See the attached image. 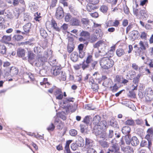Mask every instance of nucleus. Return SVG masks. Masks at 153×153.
Listing matches in <instances>:
<instances>
[{
	"mask_svg": "<svg viewBox=\"0 0 153 153\" xmlns=\"http://www.w3.org/2000/svg\"><path fill=\"white\" fill-rule=\"evenodd\" d=\"M92 123L93 133L96 136L100 134L102 132V130L108 127L106 121L105 120H101V117L98 115L93 117Z\"/></svg>",
	"mask_w": 153,
	"mask_h": 153,
	"instance_id": "obj_1",
	"label": "nucleus"
},
{
	"mask_svg": "<svg viewBox=\"0 0 153 153\" xmlns=\"http://www.w3.org/2000/svg\"><path fill=\"white\" fill-rule=\"evenodd\" d=\"M100 63L101 68L104 70H108L112 68L114 65V61L109 57H103L100 60Z\"/></svg>",
	"mask_w": 153,
	"mask_h": 153,
	"instance_id": "obj_2",
	"label": "nucleus"
},
{
	"mask_svg": "<svg viewBox=\"0 0 153 153\" xmlns=\"http://www.w3.org/2000/svg\"><path fill=\"white\" fill-rule=\"evenodd\" d=\"M139 47L135 51V53L137 56H143L144 51L149 47V45L147 42H144L140 41L139 43Z\"/></svg>",
	"mask_w": 153,
	"mask_h": 153,
	"instance_id": "obj_3",
	"label": "nucleus"
},
{
	"mask_svg": "<svg viewBox=\"0 0 153 153\" xmlns=\"http://www.w3.org/2000/svg\"><path fill=\"white\" fill-rule=\"evenodd\" d=\"M45 56H38L35 61L36 66L39 67L43 66L44 63L47 61L48 58V55L47 52Z\"/></svg>",
	"mask_w": 153,
	"mask_h": 153,
	"instance_id": "obj_4",
	"label": "nucleus"
},
{
	"mask_svg": "<svg viewBox=\"0 0 153 153\" xmlns=\"http://www.w3.org/2000/svg\"><path fill=\"white\" fill-rule=\"evenodd\" d=\"M93 61V56L91 55H88L85 61H84L82 63V69L84 70L88 68L89 66V64Z\"/></svg>",
	"mask_w": 153,
	"mask_h": 153,
	"instance_id": "obj_5",
	"label": "nucleus"
},
{
	"mask_svg": "<svg viewBox=\"0 0 153 153\" xmlns=\"http://www.w3.org/2000/svg\"><path fill=\"white\" fill-rule=\"evenodd\" d=\"M46 26L47 28L50 29L53 28L57 31H59L60 30L59 28L57 26L56 22L54 20H52L51 22H47L46 23Z\"/></svg>",
	"mask_w": 153,
	"mask_h": 153,
	"instance_id": "obj_6",
	"label": "nucleus"
},
{
	"mask_svg": "<svg viewBox=\"0 0 153 153\" xmlns=\"http://www.w3.org/2000/svg\"><path fill=\"white\" fill-rule=\"evenodd\" d=\"M36 55L32 51H29L28 52L27 60L31 64L33 65L35 62Z\"/></svg>",
	"mask_w": 153,
	"mask_h": 153,
	"instance_id": "obj_7",
	"label": "nucleus"
},
{
	"mask_svg": "<svg viewBox=\"0 0 153 153\" xmlns=\"http://www.w3.org/2000/svg\"><path fill=\"white\" fill-rule=\"evenodd\" d=\"M26 51L24 49L19 48L17 51V55L19 57L22 58L23 60H26V57L25 56Z\"/></svg>",
	"mask_w": 153,
	"mask_h": 153,
	"instance_id": "obj_8",
	"label": "nucleus"
},
{
	"mask_svg": "<svg viewBox=\"0 0 153 153\" xmlns=\"http://www.w3.org/2000/svg\"><path fill=\"white\" fill-rule=\"evenodd\" d=\"M98 8V6L91 3H88L86 6V9L88 12H92Z\"/></svg>",
	"mask_w": 153,
	"mask_h": 153,
	"instance_id": "obj_9",
	"label": "nucleus"
},
{
	"mask_svg": "<svg viewBox=\"0 0 153 153\" xmlns=\"http://www.w3.org/2000/svg\"><path fill=\"white\" fill-rule=\"evenodd\" d=\"M64 15L63 9L61 7H59L57 9L56 13V17L57 19L62 18Z\"/></svg>",
	"mask_w": 153,
	"mask_h": 153,
	"instance_id": "obj_10",
	"label": "nucleus"
},
{
	"mask_svg": "<svg viewBox=\"0 0 153 153\" xmlns=\"http://www.w3.org/2000/svg\"><path fill=\"white\" fill-rule=\"evenodd\" d=\"M54 94L57 99L61 100L63 97V93L61 89L60 88H56L54 92Z\"/></svg>",
	"mask_w": 153,
	"mask_h": 153,
	"instance_id": "obj_11",
	"label": "nucleus"
},
{
	"mask_svg": "<svg viewBox=\"0 0 153 153\" xmlns=\"http://www.w3.org/2000/svg\"><path fill=\"white\" fill-rule=\"evenodd\" d=\"M81 21L80 19L76 17H73L71 18L70 24L72 26H77L80 25Z\"/></svg>",
	"mask_w": 153,
	"mask_h": 153,
	"instance_id": "obj_12",
	"label": "nucleus"
},
{
	"mask_svg": "<svg viewBox=\"0 0 153 153\" xmlns=\"http://www.w3.org/2000/svg\"><path fill=\"white\" fill-rule=\"evenodd\" d=\"M141 74H139L137 75L136 77H134L133 78V82L134 84L136 85L135 86L133 84L132 85V87L134 86V88H133V90H137V87L138 86V84L139 83L140 78L141 77Z\"/></svg>",
	"mask_w": 153,
	"mask_h": 153,
	"instance_id": "obj_13",
	"label": "nucleus"
},
{
	"mask_svg": "<svg viewBox=\"0 0 153 153\" xmlns=\"http://www.w3.org/2000/svg\"><path fill=\"white\" fill-rule=\"evenodd\" d=\"M117 142V141L114 138L111 141V143L113 144L112 149L114 152H117L119 150V147Z\"/></svg>",
	"mask_w": 153,
	"mask_h": 153,
	"instance_id": "obj_14",
	"label": "nucleus"
},
{
	"mask_svg": "<svg viewBox=\"0 0 153 153\" xmlns=\"http://www.w3.org/2000/svg\"><path fill=\"white\" fill-rule=\"evenodd\" d=\"M31 24L30 23L26 24L23 26V29L25 32H22V34H25V33H29L31 29Z\"/></svg>",
	"mask_w": 153,
	"mask_h": 153,
	"instance_id": "obj_15",
	"label": "nucleus"
},
{
	"mask_svg": "<svg viewBox=\"0 0 153 153\" xmlns=\"http://www.w3.org/2000/svg\"><path fill=\"white\" fill-rule=\"evenodd\" d=\"M85 146L87 149L91 148L93 146V141L89 138H85Z\"/></svg>",
	"mask_w": 153,
	"mask_h": 153,
	"instance_id": "obj_16",
	"label": "nucleus"
},
{
	"mask_svg": "<svg viewBox=\"0 0 153 153\" xmlns=\"http://www.w3.org/2000/svg\"><path fill=\"white\" fill-rule=\"evenodd\" d=\"M121 149L125 153H133V149L129 146L124 147L123 146H121Z\"/></svg>",
	"mask_w": 153,
	"mask_h": 153,
	"instance_id": "obj_17",
	"label": "nucleus"
},
{
	"mask_svg": "<svg viewBox=\"0 0 153 153\" xmlns=\"http://www.w3.org/2000/svg\"><path fill=\"white\" fill-rule=\"evenodd\" d=\"M139 33L137 30H133L131 32L129 37L133 40H134L138 38Z\"/></svg>",
	"mask_w": 153,
	"mask_h": 153,
	"instance_id": "obj_18",
	"label": "nucleus"
},
{
	"mask_svg": "<svg viewBox=\"0 0 153 153\" xmlns=\"http://www.w3.org/2000/svg\"><path fill=\"white\" fill-rule=\"evenodd\" d=\"M94 79H92V81H90L89 82L91 83V88L93 91L95 92H97L99 88L98 85L95 83H94Z\"/></svg>",
	"mask_w": 153,
	"mask_h": 153,
	"instance_id": "obj_19",
	"label": "nucleus"
},
{
	"mask_svg": "<svg viewBox=\"0 0 153 153\" xmlns=\"http://www.w3.org/2000/svg\"><path fill=\"white\" fill-rule=\"evenodd\" d=\"M70 59L74 62H76L78 59V53L77 52L74 51L70 55Z\"/></svg>",
	"mask_w": 153,
	"mask_h": 153,
	"instance_id": "obj_20",
	"label": "nucleus"
},
{
	"mask_svg": "<svg viewBox=\"0 0 153 153\" xmlns=\"http://www.w3.org/2000/svg\"><path fill=\"white\" fill-rule=\"evenodd\" d=\"M131 131L130 127L128 126H125L122 129V132L125 135H128Z\"/></svg>",
	"mask_w": 153,
	"mask_h": 153,
	"instance_id": "obj_21",
	"label": "nucleus"
},
{
	"mask_svg": "<svg viewBox=\"0 0 153 153\" xmlns=\"http://www.w3.org/2000/svg\"><path fill=\"white\" fill-rule=\"evenodd\" d=\"M117 55L119 57H120L124 55L125 51L122 48H119L117 49L116 51Z\"/></svg>",
	"mask_w": 153,
	"mask_h": 153,
	"instance_id": "obj_22",
	"label": "nucleus"
},
{
	"mask_svg": "<svg viewBox=\"0 0 153 153\" xmlns=\"http://www.w3.org/2000/svg\"><path fill=\"white\" fill-rule=\"evenodd\" d=\"M131 143L133 146H136L139 144V142L136 137L134 136L131 138Z\"/></svg>",
	"mask_w": 153,
	"mask_h": 153,
	"instance_id": "obj_23",
	"label": "nucleus"
},
{
	"mask_svg": "<svg viewBox=\"0 0 153 153\" xmlns=\"http://www.w3.org/2000/svg\"><path fill=\"white\" fill-rule=\"evenodd\" d=\"M11 39V36H4L2 38L1 40L3 42L7 44L10 41Z\"/></svg>",
	"mask_w": 153,
	"mask_h": 153,
	"instance_id": "obj_24",
	"label": "nucleus"
},
{
	"mask_svg": "<svg viewBox=\"0 0 153 153\" xmlns=\"http://www.w3.org/2000/svg\"><path fill=\"white\" fill-rule=\"evenodd\" d=\"M75 47L73 43H68L67 46V51L69 53H71L74 50Z\"/></svg>",
	"mask_w": 153,
	"mask_h": 153,
	"instance_id": "obj_25",
	"label": "nucleus"
},
{
	"mask_svg": "<svg viewBox=\"0 0 153 153\" xmlns=\"http://www.w3.org/2000/svg\"><path fill=\"white\" fill-rule=\"evenodd\" d=\"M98 35H97L95 33L93 34L89 38V41L90 42L93 43L96 42L99 37H98Z\"/></svg>",
	"mask_w": 153,
	"mask_h": 153,
	"instance_id": "obj_26",
	"label": "nucleus"
},
{
	"mask_svg": "<svg viewBox=\"0 0 153 153\" xmlns=\"http://www.w3.org/2000/svg\"><path fill=\"white\" fill-rule=\"evenodd\" d=\"M146 92L148 97H149V95L151 96L152 98H150L149 100L150 101L152 99V97H153V91L152 89L151 88H148L146 90Z\"/></svg>",
	"mask_w": 153,
	"mask_h": 153,
	"instance_id": "obj_27",
	"label": "nucleus"
},
{
	"mask_svg": "<svg viewBox=\"0 0 153 153\" xmlns=\"http://www.w3.org/2000/svg\"><path fill=\"white\" fill-rule=\"evenodd\" d=\"M18 71V69L15 67H12L10 68V72L13 76L17 75Z\"/></svg>",
	"mask_w": 153,
	"mask_h": 153,
	"instance_id": "obj_28",
	"label": "nucleus"
},
{
	"mask_svg": "<svg viewBox=\"0 0 153 153\" xmlns=\"http://www.w3.org/2000/svg\"><path fill=\"white\" fill-rule=\"evenodd\" d=\"M128 74H127V76H130L129 79L130 80L133 78L136 75V73L135 71L133 70H130L128 71Z\"/></svg>",
	"mask_w": 153,
	"mask_h": 153,
	"instance_id": "obj_29",
	"label": "nucleus"
},
{
	"mask_svg": "<svg viewBox=\"0 0 153 153\" xmlns=\"http://www.w3.org/2000/svg\"><path fill=\"white\" fill-rule=\"evenodd\" d=\"M110 124L114 128H118L119 127L117 121L114 119H112L110 121Z\"/></svg>",
	"mask_w": 153,
	"mask_h": 153,
	"instance_id": "obj_30",
	"label": "nucleus"
},
{
	"mask_svg": "<svg viewBox=\"0 0 153 153\" xmlns=\"http://www.w3.org/2000/svg\"><path fill=\"white\" fill-rule=\"evenodd\" d=\"M134 124L135 123L134 120L132 119L127 120L125 123V124L126 125L130 126H134Z\"/></svg>",
	"mask_w": 153,
	"mask_h": 153,
	"instance_id": "obj_31",
	"label": "nucleus"
},
{
	"mask_svg": "<svg viewBox=\"0 0 153 153\" xmlns=\"http://www.w3.org/2000/svg\"><path fill=\"white\" fill-rule=\"evenodd\" d=\"M90 33L88 31L82 30L80 33L79 36L81 37H89Z\"/></svg>",
	"mask_w": 153,
	"mask_h": 153,
	"instance_id": "obj_32",
	"label": "nucleus"
},
{
	"mask_svg": "<svg viewBox=\"0 0 153 153\" xmlns=\"http://www.w3.org/2000/svg\"><path fill=\"white\" fill-rule=\"evenodd\" d=\"M88 42L86 41L84 43V44H80L78 45V49L79 51H83V50L84 46V45H85L87 46L88 44Z\"/></svg>",
	"mask_w": 153,
	"mask_h": 153,
	"instance_id": "obj_33",
	"label": "nucleus"
},
{
	"mask_svg": "<svg viewBox=\"0 0 153 153\" xmlns=\"http://www.w3.org/2000/svg\"><path fill=\"white\" fill-rule=\"evenodd\" d=\"M108 10V7L107 6L104 5L101 6L100 8V10L103 13H107Z\"/></svg>",
	"mask_w": 153,
	"mask_h": 153,
	"instance_id": "obj_34",
	"label": "nucleus"
},
{
	"mask_svg": "<svg viewBox=\"0 0 153 153\" xmlns=\"http://www.w3.org/2000/svg\"><path fill=\"white\" fill-rule=\"evenodd\" d=\"M145 63L148 65L150 68H153V59H151L147 58L146 61Z\"/></svg>",
	"mask_w": 153,
	"mask_h": 153,
	"instance_id": "obj_35",
	"label": "nucleus"
},
{
	"mask_svg": "<svg viewBox=\"0 0 153 153\" xmlns=\"http://www.w3.org/2000/svg\"><path fill=\"white\" fill-rule=\"evenodd\" d=\"M13 38L14 40L18 41L23 39L24 37L22 35H15L13 36Z\"/></svg>",
	"mask_w": 153,
	"mask_h": 153,
	"instance_id": "obj_36",
	"label": "nucleus"
},
{
	"mask_svg": "<svg viewBox=\"0 0 153 153\" xmlns=\"http://www.w3.org/2000/svg\"><path fill=\"white\" fill-rule=\"evenodd\" d=\"M104 41L102 40H99L94 44V48H98L100 46L104 44Z\"/></svg>",
	"mask_w": 153,
	"mask_h": 153,
	"instance_id": "obj_37",
	"label": "nucleus"
},
{
	"mask_svg": "<svg viewBox=\"0 0 153 153\" xmlns=\"http://www.w3.org/2000/svg\"><path fill=\"white\" fill-rule=\"evenodd\" d=\"M123 79V77L120 75H117L116 76L115 79H114V81L118 83H121V79Z\"/></svg>",
	"mask_w": 153,
	"mask_h": 153,
	"instance_id": "obj_38",
	"label": "nucleus"
},
{
	"mask_svg": "<svg viewBox=\"0 0 153 153\" xmlns=\"http://www.w3.org/2000/svg\"><path fill=\"white\" fill-rule=\"evenodd\" d=\"M6 48L5 46L4 45H0V53L2 54H6Z\"/></svg>",
	"mask_w": 153,
	"mask_h": 153,
	"instance_id": "obj_39",
	"label": "nucleus"
},
{
	"mask_svg": "<svg viewBox=\"0 0 153 153\" xmlns=\"http://www.w3.org/2000/svg\"><path fill=\"white\" fill-rule=\"evenodd\" d=\"M110 88L113 92H116L119 88L116 83L113 86H110Z\"/></svg>",
	"mask_w": 153,
	"mask_h": 153,
	"instance_id": "obj_40",
	"label": "nucleus"
},
{
	"mask_svg": "<svg viewBox=\"0 0 153 153\" xmlns=\"http://www.w3.org/2000/svg\"><path fill=\"white\" fill-rule=\"evenodd\" d=\"M99 143L103 148H108L109 146L108 144L106 141L101 140L99 141Z\"/></svg>",
	"mask_w": 153,
	"mask_h": 153,
	"instance_id": "obj_41",
	"label": "nucleus"
},
{
	"mask_svg": "<svg viewBox=\"0 0 153 153\" xmlns=\"http://www.w3.org/2000/svg\"><path fill=\"white\" fill-rule=\"evenodd\" d=\"M65 114V113L64 112H59L57 115L59 118L62 119L63 120H66V117L64 114Z\"/></svg>",
	"mask_w": 153,
	"mask_h": 153,
	"instance_id": "obj_42",
	"label": "nucleus"
},
{
	"mask_svg": "<svg viewBox=\"0 0 153 153\" xmlns=\"http://www.w3.org/2000/svg\"><path fill=\"white\" fill-rule=\"evenodd\" d=\"M40 13L38 12H37L36 14L34 15L35 17L34 19L36 21L39 22L41 20V16H40Z\"/></svg>",
	"mask_w": 153,
	"mask_h": 153,
	"instance_id": "obj_43",
	"label": "nucleus"
},
{
	"mask_svg": "<svg viewBox=\"0 0 153 153\" xmlns=\"http://www.w3.org/2000/svg\"><path fill=\"white\" fill-rule=\"evenodd\" d=\"M40 31L41 35L43 38H45L47 36V34L46 31L42 28L40 29Z\"/></svg>",
	"mask_w": 153,
	"mask_h": 153,
	"instance_id": "obj_44",
	"label": "nucleus"
},
{
	"mask_svg": "<svg viewBox=\"0 0 153 153\" xmlns=\"http://www.w3.org/2000/svg\"><path fill=\"white\" fill-rule=\"evenodd\" d=\"M60 76H59V79L60 80L65 81L66 79V74L64 73L62 71L61 73H60Z\"/></svg>",
	"mask_w": 153,
	"mask_h": 153,
	"instance_id": "obj_45",
	"label": "nucleus"
},
{
	"mask_svg": "<svg viewBox=\"0 0 153 153\" xmlns=\"http://www.w3.org/2000/svg\"><path fill=\"white\" fill-rule=\"evenodd\" d=\"M107 78L108 77L106 75H102V76L101 78H97L96 77V79L98 81V82L99 83H100L102 80H104L107 79Z\"/></svg>",
	"mask_w": 153,
	"mask_h": 153,
	"instance_id": "obj_46",
	"label": "nucleus"
},
{
	"mask_svg": "<svg viewBox=\"0 0 153 153\" xmlns=\"http://www.w3.org/2000/svg\"><path fill=\"white\" fill-rule=\"evenodd\" d=\"M134 90L133 89L131 91H129V94L128 95V96L129 97L131 98H135L136 97V94L134 91Z\"/></svg>",
	"mask_w": 153,
	"mask_h": 153,
	"instance_id": "obj_47",
	"label": "nucleus"
},
{
	"mask_svg": "<svg viewBox=\"0 0 153 153\" xmlns=\"http://www.w3.org/2000/svg\"><path fill=\"white\" fill-rule=\"evenodd\" d=\"M58 0H51L50 7V8L55 7L57 4Z\"/></svg>",
	"mask_w": 153,
	"mask_h": 153,
	"instance_id": "obj_48",
	"label": "nucleus"
},
{
	"mask_svg": "<svg viewBox=\"0 0 153 153\" xmlns=\"http://www.w3.org/2000/svg\"><path fill=\"white\" fill-rule=\"evenodd\" d=\"M13 16L12 17H14V18L17 19L18 18L19 15V12L18 10H14L13 13H12Z\"/></svg>",
	"mask_w": 153,
	"mask_h": 153,
	"instance_id": "obj_49",
	"label": "nucleus"
},
{
	"mask_svg": "<svg viewBox=\"0 0 153 153\" xmlns=\"http://www.w3.org/2000/svg\"><path fill=\"white\" fill-rule=\"evenodd\" d=\"M81 21L83 24L86 26L88 25L90 22L89 20L87 18H82L81 19Z\"/></svg>",
	"mask_w": 153,
	"mask_h": 153,
	"instance_id": "obj_50",
	"label": "nucleus"
},
{
	"mask_svg": "<svg viewBox=\"0 0 153 153\" xmlns=\"http://www.w3.org/2000/svg\"><path fill=\"white\" fill-rule=\"evenodd\" d=\"M61 71L59 69L55 68L52 72V73L54 76H57L60 74Z\"/></svg>",
	"mask_w": 153,
	"mask_h": 153,
	"instance_id": "obj_51",
	"label": "nucleus"
},
{
	"mask_svg": "<svg viewBox=\"0 0 153 153\" xmlns=\"http://www.w3.org/2000/svg\"><path fill=\"white\" fill-rule=\"evenodd\" d=\"M58 123L57 127L59 129H62L65 126V123L62 121H60V122Z\"/></svg>",
	"mask_w": 153,
	"mask_h": 153,
	"instance_id": "obj_52",
	"label": "nucleus"
},
{
	"mask_svg": "<svg viewBox=\"0 0 153 153\" xmlns=\"http://www.w3.org/2000/svg\"><path fill=\"white\" fill-rule=\"evenodd\" d=\"M147 33L146 32L143 31L141 33L140 37L142 39L144 40H146L147 37Z\"/></svg>",
	"mask_w": 153,
	"mask_h": 153,
	"instance_id": "obj_53",
	"label": "nucleus"
},
{
	"mask_svg": "<svg viewBox=\"0 0 153 153\" xmlns=\"http://www.w3.org/2000/svg\"><path fill=\"white\" fill-rule=\"evenodd\" d=\"M88 3H91L95 5L97 4L100 2V0H86Z\"/></svg>",
	"mask_w": 153,
	"mask_h": 153,
	"instance_id": "obj_54",
	"label": "nucleus"
},
{
	"mask_svg": "<svg viewBox=\"0 0 153 153\" xmlns=\"http://www.w3.org/2000/svg\"><path fill=\"white\" fill-rule=\"evenodd\" d=\"M40 84L41 85H45V87H46V85H49L50 84L48 82V79L47 78H44L43 81L40 82Z\"/></svg>",
	"mask_w": 153,
	"mask_h": 153,
	"instance_id": "obj_55",
	"label": "nucleus"
},
{
	"mask_svg": "<svg viewBox=\"0 0 153 153\" xmlns=\"http://www.w3.org/2000/svg\"><path fill=\"white\" fill-rule=\"evenodd\" d=\"M90 116H85L83 119V122L87 124H89L90 122Z\"/></svg>",
	"mask_w": 153,
	"mask_h": 153,
	"instance_id": "obj_56",
	"label": "nucleus"
},
{
	"mask_svg": "<svg viewBox=\"0 0 153 153\" xmlns=\"http://www.w3.org/2000/svg\"><path fill=\"white\" fill-rule=\"evenodd\" d=\"M70 134L72 136H75L77 134V131L75 129H71L69 131Z\"/></svg>",
	"mask_w": 153,
	"mask_h": 153,
	"instance_id": "obj_57",
	"label": "nucleus"
},
{
	"mask_svg": "<svg viewBox=\"0 0 153 153\" xmlns=\"http://www.w3.org/2000/svg\"><path fill=\"white\" fill-rule=\"evenodd\" d=\"M120 20L115 19V20L113 21V26L117 27L120 24Z\"/></svg>",
	"mask_w": 153,
	"mask_h": 153,
	"instance_id": "obj_58",
	"label": "nucleus"
},
{
	"mask_svg": "<svg viewBox=\"0 0 153 153\" xmlns=\"http://www.w3.org/2000/svg\"><path fill=\"white\" fill-rule=\"evenodd\" d=\"M90 15L92 17L94 18H97L99 16V13L97 12L90 13Z\"/></svg>",
	"mask_w": 153,
	"mask_h": 153,
	"instance_id": "obj_59",
	"label": "nucleus"
},
{
	"mask_svg": "<svg viewBox=\"0 0 153 153\" xmlns=\"http://www.w3.org/2000/svg\"><path fill=\"white\" fill-rule=\"evenodd\" d=\"M71 16L69 13L67 14L65 16V20L66 22H70L71 19Z\"/></svg>",
	"mask_w": 153,
	"mask_h": 153,
	"instance_id": "obj_60",
	"label": "nucleus"
},
{
	"mask_svg": "<svg viewBox=\"0 0 153 153\" xmlns=\"http://www.w3.org/2000/svg\"><path fill=\"white\" fill-rule=\"evenodd\" d=\"M55 126L53 123H51L50 125L47 128V130L48 131H53L55 128Z\"/></svg>",
	"mask_w": 153,
	"mask_h": 153,
	"instance_id": "obj_61",
	"label": "nucleus"
},
{
	"mask_svg": "<svg viewBox=\"0 0 153 153\" xmlns=\"http://www.w3.org/2000/svg\"><path fill=\"white\" fill-rule=\"evenodd\" d=\"M90 66V69L91 70H93L94 69L96 65L97 64V62L96 61H93L91 62Z\"/></svg>",
	"mask_w": 153,
	"mask_h": 153,
	"instance_id": "obj_62",
	"label": "nucleus"
},
{
	"mask_svg": "<svg viewBox=\"0 0 153 153\" xmlns=\"http://www.w3.org/2000/svg\"><path fill=\"white\" fill-rule=\"evenodd\" d=\"M113 21L110 20L107 22L106 23V26L107 27L113 26Z\"/></svg>",
	"mask_w": 153,
	"mask_h": 153,
	"instance_id": "obj_63",
	"label": "nucleus"
},
{
	"mask_svg": "<svg viewBox=\"0 0 153 153\" xmlns=\"http://www.w3.org/2000/svg\"><path fill=\"white\" fill-rule=\"evenodd\" d=\"M87 153H97L96 151L93 148L87 149Z\"/></svg>",
	"mask_w": 153,
	"mask_h": 153,
	"instance_id": "obj_64",
	"label": "nucleus"
}]
</instances>
